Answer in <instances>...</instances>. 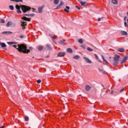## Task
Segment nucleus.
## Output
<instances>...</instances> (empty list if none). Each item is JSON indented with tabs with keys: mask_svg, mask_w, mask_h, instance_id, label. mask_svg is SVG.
I'll return each mask as SVG.
<instances>
[{
	"mask_svg": "<svg viewBox=\"0 0 128 128\" xmlns=\"http://www.w3.org/2000/svg\"><path fill=\"white\" fill-rule=\"evenodd\" d=\"M124 88L122 89L121 90H120V92H124Z\"/></svg>",
	"mask_w": 128,
	"mask_h": 128,
	"instance_id": "45",
	"label": "nucleus"
},
{
	"mask_svg": "<svg viewBox=\"0 0 128 128\" xmlns=\"http://www.w3.org/2000/svg\"><path fill=\"white\" fill-rule=\"evenodd\" d=\"M30 16H34V14H30Z\"/></svg>",
	"mask_w": 128,
	"mask_h": 128,
	"instance_id": "41",
	"label": "nucleus"
},
{
	"mask_svg": "<svg viewBox=\"0 0 128 128\" xmlns=\"http://www.w3.org/2000/svg\"><path fill=\"white\" fill-rule=\"evenodd\" d=\"M22 20H26L27 22H30V18H28L26 16H23L22 18Z\"/></svg>",
	"mask_w": 128,
	"mask_h": 128,
	"instance_id": "13",
	"label": "nucleus"
},
{
	"mask_svg": "<svg viewBox=\"0 0 128 128\" xmlns=\"http://www.w3.org/2000/svg\"><path fill=\"white\" fill-rule=\"evenodd\" d=\"M67 52H69V54H72V50L70 48H67Z\"/></svg>",
	"mask_w": 128,
	"mask_h": 128,
	"instance_id": "22",
	"label": "nucleus"
},
{
	"mask_svg": "<svg viewBox=\"0 0 128 128\" xmlns=\"http://www.w3.org/2000/svg\"><path fill=\"white\" fill-rule=\"evenodd\" d=\"M21 26L22 27V30L26 28V22L23 21V20L20 21Z\"/></svg>",
	"mask_w": 128,
	"mask_h": 128,
	"instance_id": "5",
	"label": "nucleus"
},
{
	"mask_svg": "<svg viewBox=\"0 0 128 128\" xmlns=\"http://www.w3.org/2000/svg\"><path fill=\"white\" fill-rule=\"evenodd\" d=\"M2 34H12V32L10 31H5L2 32Z\"/></svg>",
	"mask_w": 128,
	"mask_h": 128,
	"instance_id": "9",
	"label": "nucleus"
},
{
	"mask_svg": "<svg viewBox=\"0 0 128 128\" xmlns=\"http://www.w3.org/2000/svg\"><path fill=\"white\" fill-rule=\"evenodd\" d=\"M44 46H39L38 47V50H44Z\"/></svg>",
	"mask_w": 128,
	"mask_h": 128,
	"instance_id": "30",
	"label": "nucleus"
},
{
	"mask_svg": "<svg viewBox=\"0 0 128 128\" xmlns=\"http://www.w3.org/2000/svg\"><path fill=\"white\" fill-rule=\"evenodd\" d=\"M127 22H128V18L127 19Z\"/></svg>",
	"mask_w": 128,
	"mask_h": 128,
	"instance_id": "57",
	"label": "nucleus"
},
{
	"mask_svg": "<svg viewBox=\"0 0 128 128\" xmlns=\"http://www.w3.org/2000/svg\"><path fill=\"white\" fill-rule=\"evenodd\" d=\"M24 14L25 12H28L32 8L28 6L22 5L20 6Z\"/></svg>",
	"mask_w": 128,
	"mask_h": 128,
	"instance_id": "3",
	"label": "nucleus"
},
{
	"mask_svg": "<svg viewBox=\"0 0 128 128\" xmlns=\"http://www.w3.org/2000/svg\"><path fill=\"white\" fill-rule=\"evenodd\" d=\"M58 2H60V0H54V4H58Z\"/></svg>",
	"mask_w": 128,
	"mask_h": 128,
	"instance_id": "29",
	"label": "nucleus"
},
{
	"mask_svg": "<svg viewBox=\"0 0 128 128\" xmlns=\"http://www.w3.org/2000/svg\"><path fill=\"white\" fill-rule=\"evenodd\" d=\"M29 49H30V50H32V47H29Z\"/></svg>",
	"mask_w": 128,
	"mask_h": 128,
	"instance_id": "49",
	"label": "nucleus"
},
{
	"mask_svg": "<svg viewBox=\"0 0 128 128\" xmlns=\"http://www.w3.org/2000/svg\"><path fill=\"white\" fill-rule=\"evenodd\" d=\"M121 34L122 36H128V32L126 31H121Z\"/></svg>",
	"mask_w": 128,
	"mask_h": 128,
	"instance_id": "20",
	"label": "nucleus"
},
{
	"mask_svg": "<svg viewBox=\"0 0 128 128\" xmlns=\"http://www.w3.org/2000/svg\"><path fill=\"white\" fill-rule=\"evenodd\" d=\"M46 50H51L52 47L50 46V44H46Z\"/></svg>",
	"mask_w": 128,
	"mask_h": 128,
	"instance_id": "15",
	"label": "nucleus"
},
{
	"mask_svg": "<svg viewBox=\"0 0 128 128\" xmlns=\"http://www.w3.org/2000/svg\"><path fill=\"white\" fill-rule=\"evenodd\" d=\"M124 24L126 27L128 26V24L126 23V22H124Z\"/></svg>",
	"mask_w": 128,
	"mask_h": 128,
	"instance_id": "43",
	"label": "nucleus"
},
{
	"mask_svg": "<svg viewBox=\"0 0 128 128\" xmlns=\"http://www.w3.org/2000/svg\"><path fill=\"white\" fill-rule=\"evenodd\" d=\"M6 26H7V28H10V26H16V24L12 22H8V24H6Z\"/></svg>",
	"mask_w": 128,
	"mask_h": 128,
	"instance_id": "4",
	"label": "nucleus"
},
{
	"mask_svg": "<svg viewBox=\"0 0 128 128\" xmlns=\"http://www.w3.org/2000/svg\"><path fill=\"white\" fill-rule=\"evenodd\" d=\"M126 27H127V28H128V25H127Z\"/></svg>",
	"mask_w": 128,
	"mask_h": 128,
	"instance_id": "58",
	"label": "nucleus"
},
{
	"mask_svg": "<svg viewBox=\"0 0 128 128\" xmlns=\"http://www.w3.org/2000/svg\"><path fill=\"white\" fill-rule=\"evenodd\" d=\"M65 42H66V40H60L59 42V44H64Z\"/></svg>",
	"mask_w": 128,
	"mask_h": 128,
	"instance_id": "25",
	"label": "nucleus"
},
{
	"mask_svg": "<svg viewBox=\"0 0 128 128\" xmlns=\"http://www.w3.org/2000/svg\"><path fill=\"white\" fill-rule=\"evenodd\" d=\"M98 61L99 62L102 63V61L100 60H98Z\"/></svg>",
	"mask_w": 128,
	"mask_h": 128,
	"instance_id": "55",
	"label": "nucleus"
},
{
	"mask_svg": "<svg viewBox=\"0 0 128 128\" xmlns=\"http://www.w3.org/2000/svg\"><path fill=\"white\" fill-rule=\"evenodd\" d=\"M118 52H124V50L122 48H118L117 50Z\"/></svg>",
	"mask_w": 128,
	"mask_h": 128,
	"instance_id": "19",
	"label": "nucleus"
},
{
	"mask_svg": "<svg viewBox=\"0 0 128 128\" xmlns=\"http://www.w3.org/2000/svg\"><path fill=\"white\" fill-rule=\"evenodd\" d=\"M32 12H34V11L36 10V9L35 8H32Z\"/></svg>",
	"mask_w": 128,
	"mask_h": 128,
	"instance_id": "46",
	"label": "nucleus"
},
{
	"mask_svg": "<svg viewBox=\"0 0 128 128\" xmlns=\"http://www.w3.org/2000/svg\"><path fill=\"white\" fill-rule=\"evenodd\" d=\"M98 70L100 72H102V74H106V72L104 69L101 70L100 68H98Z\"/></svg>",
	"mask_w": 128,
	"mask_h": 128,
	"instance_id": "16",
	"label": "nucleus"
},
{
	"mask_svg": "<svg viewBox=\"0 0 128 128\" xmlns=\"http://www.w3.org/2000/svg\"><path fill=\"white\" fill-rule=\"evenodd\" d=\"M78 1H80V0H78Z\"/></svg>",
	"mask_w": 128,
	"mask_h": 128,
	"instance_id": "61",
	"label": "nucleus"
},
{
	"mask_svg": "<svg viewBox=\"0 0 128 128\" xmlns=\"http://www.w3.org/2000/svg\"><path fill=\"white\" fill-rule=\"evenodd\" d=\"M78 42H79V44H82V43L84 42V41L82 40V38H80L78 40Z\"/></svg>",
	"mask_w": 128,
	"mask_h": 128,
	"instance_id": "27",
	"label": "nucleus"
},
{
	"mask_svg": "<svg viewBox=\"0 0 128 128\" xmlns=\"http://www.w3.org/2000/svg\"><path fill=\"white\" fill-rule=\"evenodd\" d=\"M102 58L104 60V62H106V66H108V60H106V59L104 58V56L103 55H102Z\"/></svg>",
	"mask_w": 128,
	"mask_h": 128,
	"instance_id": "11",
	"label": "nucleus"
},
{
	"mask_svg": "<svg viewBox=\"0 0 128 128\" xmlns=\"http://www.w3.org/2000/svg\"><path fill=\"white\" fill-rule=\"evenodd\" d=\"M13 48H16L18 52H23L24 54H28V52H30V50H28L26 46L24 44H18L12 46Z\"/></svg>",
	"mask_w": 128,
	"mask_h": 128,
	"instance_id": "1",
	"label": "nucleus"
},
{
	"mask_svg": "<svg viewBox=\"0 0 128 128\" xmlns=\"http://www.w3.org/2000/svg\"><path fill=\"white\" fill-rule=\"evenodd\" d=\"M127 18L128 17L126 16H124V20H126Z\"/></svg>",
	"mask_w": 128,
	"mask_h": 128,
	"instance_id": "48",
	"label": "nucleus"
},
{
	"mask_svg": "<svg viewBox=\"0 0 128 128\" xmlns=\"http://www.w3.org/2000/svg\"><path fill=\"white\" fill-rule=\"evenodd\" d=\"M16 8L18 10H17L18 14H22V11L20 10V6L18 4H16Z\"/></svg>",
	"mask_w": 128,
	"mask_h": 128,
	"instance_id": "6",
	"label": "nucleus"
},
{
	"mask_svg": "<svg viewBox=\"0 0 128 128\" xmlns=\"http://www.w3.org/2000/svg\"><path fill=\"white\" fill-rule=\"evenodd\" d=\"M20 38H24V36H20Z\"/></svg>",
	"mask_w": 128,
	"mask_h": 128,
	"instance_id": "47",
	"label": "nucleus"
},
{
	"mask_svg": "<svg viewBox=\"0 0 128 128\" xmlns=\"http://www.w3.org/2000/svg\"><path fill=\"white\" fill-rule=\"evenodd\" d=\"M38 12L39 14H42V7H40L38 8Z\"/></svg>",
	"mask_w": 128,
	"mask_h": 128,
	"instance_id": "21",
	"label": "nucleus"
},
{
	"mask_svg": "<svg viewBox=\"0 0 128 128\" xmlns=\"http://www.w3.org/2000/svg\"><path fill=\"white\" fill-rule=\"evenodd\" d=\"M126 62V60H124V59L120 62V64H124V62Z\"/></svg>",
	"mask_w": 128,
	"mask_h": 128,
	"instance_id": "39",
	"label": "nucleus"
},
{
	"mask_svg": "<svg viewBox=\"0 0 128 128\" xmlns=\"http://www.w3.org/2000/svg\"><path fill=\"white\" fill-rule=\"evenodd\" d=\"M36 82H37V84H40V82H42V80H37Z\"/></svg>",
	"mask_w": 128,
	"mask_h": 128,
	"instance_id": "36",
	"label": "nucleus"
},
{
	"mask_svg": "<svg viewBox=\"0 0 128 128\" xmlns=\"http://www.w3.org/2000/svg\"><path fill=\"white\" fill-rule=\"evenodd\" d=\"M110 58H112V57L110 56Z\"/></svg>",
	"mask_w": 128,
	"mask_h": 128,
	"instance_id": "59",
	"label": "nucleus"
},
{
	"mask_svg": "<svg viewBox=\"0 0 128 128\" xmlns=\"http://www.w3.org/2000/svg\"><path fill=\"white\" fill-rule=\"evenodd\" d=\"M30 14H24V16H30Z\"/></svg>",
	"mask_w": 128,
	"mask_h": 128,
	"instance_id": "44",
	"label": "nucleus"
},
{
	"mask_svg": "<svg viewBox=\"0 0 128 128\" xmlns=\"http://www.w3.org/2000/svg\"><path fill=\"white\" fill-rule=\"evenodd\" d=\"M9 8H10V10H14V6L12 5L9 6Z\"/></svg>",
	"mask_w": 128,
	"mask_h": 128,
	"instance_id": "32",
	"label": "nucleus"
},
{
	"mask_svg": "<svg viewBox=\"0 0 128 128\" xmlns=\"http://www.w3.org/2000/svg\"><path fill=\"white\" fill-rule=\"evenodd\" d=\"M76 8H78V10H80V7H78V6H76Z\"/></svg>",
	"mask_w": 128,
	"mask_h": 128,
	"instance_id": "42",
	"label": "nucleus"
},
{
	"mask_svg": "<svg viewBox=\"0 0 128 128\" xmlns=\"http://www.w3.org/2000/svg\"><path fill=\"white\" fill-rule=\"evenodd\" d=\"M124 128H128V127L126 126H124Z\"/></svg>",
	"mask_w": 128,
	"mask_h": 128,
	"instance_id": "52",
	"label": "nucleus"
},
{
	"mask_svg": "<svg viewBox=\"0 0 128 128\" xmlns=\"http://www.w3.org/2000/svg\"><path fill=\"white\" fill-rule=\"evenodd\" d=\"M0 46H1L2 48H6V44H4V42L3 43L0 42Z\"/></svg>",
	"mask_w": 128,
	"mask_h": 128,
	"instance_id": "18",
	"label": "nucleus"
},
{
	"mask_svg": "<svg viewBox=\"0 0 128 128\" xmlns=\"http://www.w3.org/2000/svg\"><path fill=\"white\" fill-rule=\"evenodd\" d=\"M81 48H82L84 50H86V46H84V45H82Z\"/></svg>",
	"mask_w": 128,
	"mask_h": 128,
	"instance_id": "38",
	"label": "nucleus"
},
{
	"mask_svg": "<svg viewBox=\"0 0 128 128\" xmlns=\"http://www.w3.org/2000/svg\"><path fill=\"white\" fill-rule=\"evenodd\" d=\"M64 10L66 12H67V13L70 12V6H66V8L64 9Z\"/></svg>",
	"mask_w": 128,
	"mask_h": 128,
	"instance_id": "14",
	"label": "nucleus"
},
{
	"mask_svg": "<svg viewBox=\"0 0 128 128\" xmlns=\"http://www.w3.org/2000/svg\"><path fill=\"white\" fill-rule=\"evenodd\" d=\"M128 56H124V60L126 61V60H128Z\"/></svg>",
	"mask_w": 128,
	"mask_h": 128,
	"instance_id": "35",
	"label": "nucleus"
},
{
	"mask_svg": "<svg viewBox=\"0 0 128 128\" xmlns=\"http://www.w3.org/2000/svg\"><path fill=\"white\" fill-rule=\"evenodd\" d=\"M80 56L78 55H76V56H73V58H74V60H80Z\"/></svg>",
	"mask_w": 128,
	"mask_h": 128,
	"instance_id": "23",
	"label": "nucleus"
},
{
	"mask_svg": "<svg viewBox=\"0 0 128 128\" xmlns=\"http://www.w3.org/2000/svg\"><path fill=\"white\" fill-rule=\"evenodd\" d=\"M101 20H102V18H98V22H100Z\"/></svg>",
	"mask_w": 128,
	"mask_h": 128,
	"instance_id": "50",
	"label": "nucleus"
},
{
	"mask_svg": "<svg viewBox=\"0 0 128 128\" xmlns=\"http://www.w3.org/2000/svg\"><path fill=\"white\" fill-rule=\"evenodd\" d=\"M0 128H4V126H0Z\"/></svg>",
	"mask_w": 128,
	"mask_h": 128,
	"instance_id": "51",
	"label": "nucleus"
},
{
	"mask_svg": "<svg viewBox=\"0 0 128 128\" xmlns=\"http://www.w3.org/2000/svg\"><path fill=\"white\" fill-rule=\"evenodd\" d=\"M0 24H4L6 22V21L4 19H0Z\"/></svg>",
	"mask_w": 128,
	"mask_h": 128,
	"instance_id": "33",
	"label": "nucleus"
},
{
	"mask_svg": "<svg viewBox=\"0 0 128 128\" xmlns=\"http://www.w3.org/2000/svg\"><path fill=\"white\" fill-rule=\"evenodd\" d=\"M22 2V0H16V2Z\"/></svg>",
	"mask_w": 128,
	"mask_h": 128,
	"instance_id": "37",
	"label": "nucleus"
},
{
	"mask_svg": "<svg viewBox=\"0 0 128 128\" xmlns=\"http://www.w3.org/2000/svg\"><path fill=\"white\" fill-rule=\"evenodd\" d=\"M85 90L86 92H88L90 90H92V86L90 85H86Z\"/></svg>",
	"mask_w": 128,
	"mask_h": 128,
	"instance_id": "7",
	"label": "nucleus"
},
{
	"mask_svg": "<svg viewBox=\"0 0 128 128\" xmlns=\"http://www.w3.org/2000/svg\"><path fill=\"white\" fill-rule=\"evenodd\" d=\"M53 42H54V44H56V42H54V40H53Z\"/></svg>",
	"mask_w": 128,
	"mask_h": 128,
	"instance_id": "53",
	"label": "nucleus"
},
{
	"mask_svg": "<svg viewBox=\"0 0 128 128\" xmlns=\"http://www.w3.org/2000/svg\"><path fill=\"white\" fill-rule=\"evenodd\" d=\"M94 56H95L96 58V60H98V56L97 54H94Z\"/></svg>",
	"mask_w": 128,
	"mask_h": 128,
	"instance_id": "40",
	"label": "nucleus"
},
{
	"mask_svg": "<svg viewBox=\"0 0 128 128\" xmlns=\"http://www.w3.org/2000/svg\"><path fill=\"white\" fill-rule=\"evenodd\" d=\"M114 94V91L111 92V94Z\"/></svg>",
	"mask_w": 128,
	"mask_h": 128,
	"instance_id": "54",
	"label": "nucleus"
},
{
	"mask_svg": "<svg viewBox=\"0 0 128 128\" xmlns=\"http://www.w3.org/2000/svg\"><path fill=\"white\" fill-rule=\"evenodd\" d=\"M112 2L113 4H118V0H112Z\"/></svg>",
	"mask_w": 128,
	"mask_h": 128,
	"instance_id": "24",
	"label": "nucleus"
},
{
	"mask_svg": "<svg viewBox=\"0 0 128 128\" xmlns=\"http://www.w3.org/2000/svg\"><path fill=\"white\" fill-rule=\"evenodd\" d=\"M24 118H25V122H28V120H29V118H28V116H26V117Z\"/></svg>",
	"mask_w": 128,
	"mask_h": 128,
	"instance_id": "34",
	"label": "nucleus"
},
{
	"mask_svg": "<svg viewBox=\"0 0 128 128\" xmlns=\"http://www.w3.org/2000/svg\"><path fill=\"white\" fill-rule=\"evenodd\" d=\"M87 50L88 52H92L94 50L92 48L90 47L87 48Z\"/></svg>",
	"mask_w": 128,
	"mask_h": 128,
	"instance_id": "31",
	"label": "nucleus"
},
{
	"mask_svg": "<svg viewBox=\"0 0 128 128\" xmlns=\"http://www.w3.org/2000/svg\"><path fill=\"white\" fill-rule=\"evenodd\" d=\"M49 36H50V38H52V40H54L56 38H58V36H52V34H50Z\"/></svg>",
	"mask_w": 128,
	"mask_h": 128,
	"instance_id": "26",
	"label": "nucleus"
},
{
	"mask_svg": "<svg viewBox=\"0 0 128 128\" xmlns=\"http://www.w3.org/2000/svg\"><path fill=\"white\" fill-rule=\"evenodd\" d=\"M79 2H80V4H81V6H84L86 5V4H87L86 2H82L80 0V1H79Z\"/></svg>",
	"mask_w": 128,
	"mask_h": 128,
	"instance_id": "17",
	"label": "nucleus"
},
{
	"mask_svg": "<svg viewBox=\"0 0 128 128\" xmlns=\"http://www.w3.org/2000/svg\"><path fill=\"white\" fill-rule=\"evenodd\" d=\"M46 58H48V56H47Z\"/></svg>",
	"mask_w": 128,
	"mask_h": 128,
	"instance_id": "60",
	"label": "nucleus"
},
{
	"mask_svg": "<svg viewBox=\"0 0 128 128\" xmlns=\"http://www.w3.org/2000/svg\"><path fill=\"white\" fill-rule=\"evenodd\" d=\"M62 6H64V2L61 1L60 4H59V6H58L56 8L58 10H60V8H62Z\"/></svg>",
	"mask_w": 128,
	"mask_h": 128,
	"instance_id": "8",
	"label": "nucleus"
},
{
	"mask_svg": "<svg viewBox=\"0 0 128 128\" xmlns=\"http://www.w3.org/2000/svg\"><path fill=\"white\" fill-rule=\"evenodd\" d=\"M84 58L86 62H87L88 64H92V61L90 60V58L86 57H84Z\"/></svg>",
	"mask_w": 128,
	"mask_h": 128,
	"instance_id": "12",
	"label": "nucleus"
},
{
	"mask_svg": "<svg viewBox=\"0 0 128 128\" xmlns=\"http://www.w3.org/2000/svg\"><path fill=\"white\" fill-rule=\"evenodd\" d=\"M7 44L9 45H10V44H16V42H7Z\"/></svg>",
	"mask_w": 128,
	"mask_h": 128,
	"instance_id": "28",
	"label": "nucleus"
},
{
	"mask_svg": "<svg viewBox=\"0 0 128 128\" xmlns=\"http://www.w3.org/2000/svg\"><path fill=\"white\" fill-rule=\"evenodd\" d=\"M120 56L118 55V54H116L113 60H109L110 64H112L114 66H118V62H120Z\"/></svg>",
	"mask_w": 128,
	"mask_h": 128,
	"instance_id": "2",
	"label": "nucleus"
},
{
	"mask_svg": "<svg viewBox=\"0 0 128 128\" xmlns=\"http://www.w3.org/2000/svg\"><path fill=\"white\" fill-rule=\"evenodd\" d=\"M65 54H66V52H60L58 54V56H60V57L64 56Z\"/></svg>",
	"mask_w": 128,
	"mask_h": 128,
	"instance_id": "10",
	"label": "nucleus"
},
{
	"mask_svg": "<svg viewBox=\"0 0 128 128\" xmlns=\"http://www.w3.org/2000/svg\"><path fill=\"white\" fill-rule=\"evenodd\" d=\"M12 0V2H16V0Z\"/></svg>",
	"mask_w": 128,
	"mask_h": 128,
	"instance_id": "56",
	"label": "nucleus"
}]
</instances>
